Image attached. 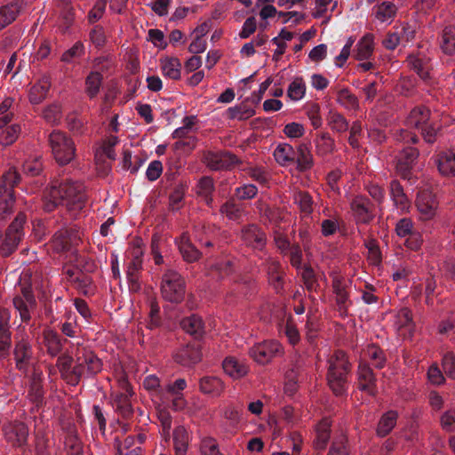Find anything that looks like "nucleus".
I'll list each match as a JSON object with an SVG mask.
<instances>
[{
    "instance_id": "774afa93",
    "label": "nucleus",
    "mask_w": 455,
    "mask_h": 455,
    "mask_svg": "<svg viewBox=\"0 0 455 455\" xmlns=\"http://www.w3.org/2000/svg\"><path fill=\"white\" fill-rule=\"evenodd\" d=\"M331 128L338 132H346L348 129V123L341 114L334 113L331 116Z\"/></svg>"
},
{
    "instance_id": "ea45409f",
    "label": "nucleus",
    "mask_w": 455,
    "mask_h": 455,
    "mask_svg": "<svg viewBox=\"0 0 455 455\" xmlns=\"http://www.w3.org/2000/svg\"><path fill=\"white\" fill-rule=\"evenodd\" d=\"M83 358L89 374L95 375L101 371L102 362L94 353L90 351L84 354Z\"/></svg>"
},
{
    "instance_id": "de8ad7c7",
    "label": "nucleus",
    "mask_w": 455,
    "mask_h": 455,
    "mask_svg": "<svg viewBox=\"0 0 455 455\" xmlns=\"http://www.w3.org/2000/svg\"><path fill=\"white\" fill-rule=\"evenodd\" d=\"M9 320V311L5 308L0 309V340H11Z\"/></svg>"
},
{
    "instance_id": "603ef678",
    "label": "nucleus",
    "mask_w": 455,
    "mask_h": 455,
    "mask_svg": "<svg viewBox=\"0 0 455 455\" xmlns=\"http://www.w3.org/2000/svg\"><path fill=\"white\" fill-rule=\"evenodd\" d=\"M14 203V191L8 193V198H0V220L12 213Z\"/></svg>"
},
{
    "instance_id": "0eeeda50",
    "label": "nucleus",
    "mask_w": 455,
    "mask_h": 455,
    "mask_svg": "<svg viewBox=\"0 0 455 455\" xmlns=\"http://www.w3.org/2000/svg\"><path fill=\"white\" fill-rule=\"evenodd\" d=\"M203 357L200 340L188 341L174 355V361L183 366H191L198 363Z\"/></svg>"
},
{
    "instance_id": "f3484780",
    "label": "nucleus",
    "mask_w": 455,
    "mask_h": 455,
    "mask_svg": "<svg viewBox=\"0 0 455 455\" xmlns=\"http://www.w3.org/2000/svg\"><path fill=\"white\" fill-rule=\"evenodd\" d=\"M371 205L369 199L364 197H355L351 203V209L354 211L357 221L367 224L373 219V214L370 209Z\"/></svg>"
},
{
    "instance_id": "c9c22d12",
    "label": "nucleus",
    "mask_w": 455,
    "mask_h": 455,
    "mask_svg": "<svg viewBox=\"0 0 455 455\" xmlns=\"http://www.w3.org/2000/svg\"><path fill=\"white\" fill-rule=\"evenodd\" d=\"M255 115V110L249 108L244 102L228 109L229 119L246 120Z\"/></svg>"
},
{
    "instance_id": "a19ab883",
    "label": "nucleus",
    "mask_w": 455,
    "mask_h": 455,
    "mask_svg": "<svg viewBox=\"0 0 455 455\" xmlns=\"http://www.w3.org/2000/svg\"><path fill=\"white\" fill-rule=\"evenodd\" d=\"M334 140L328 133H323L316 140V153L319 156H326L334 150Z\"/></svg>"
},
{
    "instance_id": "6e6552de",
    "label": "nucleus",
    "mask_w": 455,
    "mask_h": 455,
    "mask_svg": "<svg viewBox=\"0 0 455 455\" xmlns=\"http://www.w3.org/2000/svg\"><path fill=\"white\" fill-rule=\"evenodd\" d=\"M4 438L14 447H23L27 444L28 427L21 421H14L4 425Z\"/></svg>"
},
{
    "instance_id": "9b49d317",
    "label": "nucleus",
    "mask_w": 455,
    "mask_h": 455,
    "mask_svg": "<svg viewBox=\"0 0 455 455\" xmlns=\"http://www.w3.org/2000/svg\"><path fill=\"white\" fill-rule=\"evenodd\" d=\"M419 156V149L412 147H408L400 153L396 171L403 179H410L413 164Z\"/></svg>"
},
{
    "instance_id": "6ab92c4d",
    "label": "nucleus",
    "mask_w": 455,
    "mask_h": 455,
    "mask_svg": "<svg viewBox=\"0 0 455 455\" xmlns=\"http://www.w3.org/2000/svg\"><path fill=\"white\" fill-rule=\"evenodd\" d=\"M199 387L204 394L219 396L224 390V383L218 377L206 376L200 379Z\"/></svg>"
},
{
    "instance_id": "f257e3e1",
    "label": "nucleus",
    "mask_w": 455,
    "mask_h": 455,
    "mask_svg": "<svg viewBox=\"0 0 455 455\" xmlns=\"http://www.w3.org/2000/svg\"><path fill=\"white\" fill-rule=\"evenodd\" d=\"M48 196L62 202L69 211L82 210L86 201L84 185L68 180L63 182L53 181Z\"/></svg>"
},
{
    "instance_id": "f03ea898",
    "label": "nucleus",
    "mask_w": 455,
    "mask_h": 455,
    "mask_svg": "<svg viewBox=\"0 0 455 455\" xmlns=\"http://www.w3.org/2000/svg\"><path fill=\"white\" fill-rule=\"evenodd\" d=\"M329 363L326 375L328 386L336 396H340L345 393L347 375L350 371L351 364L343 350H337Z\"/></svg>"
},
{
    "instance_id": "4d7b16f0",
    "label": "nucleus",
    "mask_w": 455,
    "mask_h": 455,
    "mask_svg": "<svg viewBox=\"0 0 455 455\" xmlns=\"http://www.w3.org/2000/svg\"><path fill=\"white\" fill-rule=\"evenodd\" d=\"M45 339L47 340L48 352L52 355H56L61 350L60 337L56 332L49 331Z\"/></svg>"
},
{
    "instance_id": "4468645a",
    "label": "nucleus",
    "mask_w": 455,
    "mask_h": 455,
    "mask_svg": "<svg viewBox=\"0 0 455 455\" xmlns=\"http://www.w3.org/2000/svg\"><path fill=\"white\" fill-rule=\"evenodd\" d=\"M24 5L23 0L12 2L0 7V30L13 22Z\"/></svg>"
},
{
    "instance_id": "79ce46f5",
    "label": "nucleus",
    "mask_w": 455,
    "mask_h": 455,
    "mask_svg": "<svg viewBox=\"0 0 455 455\" xmlns=\"http://www.w3.org/2000/svg\"><path fill=\"white\" fill-rule=\"evenodd\" d=\"M20 132V126L19 124H12L8 126L0 134V143L4 146H10L16 141Z\"/></svg>"
},
{
    "instance_id": "2f4dec72",
    "label": "nucleus",
    "mask_w": 455,
    "mask_h": 455,
    "mask_svg": "<svg viewBox=\"0 0 455 455\" xmlns=\"http://www.w3.org/2000/svg\"><path fill=\"white\" fill-rule=\"evenodd\" d=\"M59 7L61 8L60 18L62 20L60 28L62 32L65 33L72 26L75 13L70 0H59Z\"/></svg>"
},
{
    "instance_id": "72a5a7b5",
    "label": "nucleus",
    "mask_w": 455,
    "mask_h": 455,
    "mask_svg": "<svg viewBox=\"0 0 455 455\" xmlns=\"http://www.w3.org/2000/svg\"><path fill=\"white\" fill-rule=\"evenodd\" d=\"M430 117V110L424 107H416L414 108L410 114L409 122L411 125L419 129L422 125H425Z\"/></svg>"
},
{
    "instance_id": "f704fd0d",
    "label": "nucleus",
    "mask_w": 455,
    "mask_h": 455,
    "mask_svg": "<svg viewBox=\"0 0 455 455\" xmlns=\"http://www.w3.org/2000/svg\"><path fill=\"white\" fill-rule=\"evenodd\" d=\"M442 49L447 54L455 53V27L447 26L443 30Z\"/></svg>"
},
{
    "instance_id": "37998d69",
    "label": "nucleus",
    "mask_w": 455,
    "mask_h": 455,
    "mask_svg": "<svg viewBox=\"0 0 455 455\" xmlns=\"http://www.w3.org/2000/svg\"><path fill=\"white\" fill-rule=\"evenodd\" d=\"M294 200L299 204L302 212L310 214L313 212V200L308 192L299 191L294 196Z\"/></svg>"
},
{
    "instance_id": "412c9836",
    "label": "nucleus",
    "mask_w": 455,
    "mask_h": 455,
    "mask_svg": "<svg viewBox=\"0 0 455 455\" xmlns=\"http://www.w3.org/2000/svg\"><path fill=\"white\" fill-rule=\"evenodd\" d=\"M29 350H30V346L24 339L19 341L15 345L13 354H14L15 360H16V367L20 371H27V365L31 357Z\"/></svg>"
},
{
    "instance_id": "09e8293b",
    "label": "nucleus",
    "mask_w": 455,
    "mask_h": 455,
    "mask_svg": "<svg viewBox=\"0 0 455 455\" xmlns=\"http://www.w3.org/2000/svg\"><path fill=\"white\" fill-rule=\"evenodd\" d=\"M28 395L32 403L36 406L42 404L44 400L43 384L36 381H30Z\"/></svg>"
},
{
    "instance_id": "680f3d73",
    "label": "nucleus",
    "mask_w": 455,
    "mask_h": 455,
    "mask_svg": "<svg viewBox=\"0 0 455 455\" xmlns=\"http://www.w3.org/2000/svg\"><path fill=\"white\" fill-rule=\"evenodd\" d=\"M305 129L301 124L299 123H290L286 124L283 128V133L292 139L300 138L304 135Z\"/></svg>"
},
{
    "instance_id": "a878e982",
    "label": "nucleus",
    "mask_w": 455,
    "mask_h": 455,
    "mask_svg": "<svg viewBox=\"0 0 455 455\" xmlns=\"http://www.w3.org/2000/svg\"><path fill=\"white\" fill-rule=\"evenodd\" d=\"M175 455H186L188 447V433L184 426H178L173 430Z\"/></svg>"
},
{
    "instance_id": "9d476101",
    "label": "nucleus",
    "mask_w": 455,
    "mask_h": 455,
    "mask_svg": "<svg viewBox=\"0 0 455 455\" xmlns=\"http://www.w3.org/2000/svg\"><path fill=\"white\" fill-rule=\"evenodd\" d=\"M79 240L78 231L75 228L61 229L53 235L54 247L58 251H69Z\"/></svg>"
},
{
    "instance_id": "864d4df0",
    "label": "nucleus",
    "mask_w": 455,
    "mask_h": 455,
    "mask_svg": "<svg viewBox=\"0 0 455 455\" xmlns=\"http://www.w3.org/2000/svg\"><path fill=\"white\" fill-rule=\"evenodd\" d=\"M72 356L68 355H60L57 360L56 366L58 367L61 378L66 381V375L68 374L71 371L72 369V363H73Z\"/></svg>"
},
{
    "instance_id": "69168bd1",
    "label": "nucleus",
    "mask_w": 455,
    "mask_h": 455,
    "mask_svg": "<svg viewBox=\"0 0 455 455\" xmlns=\"http://www.w3.org/2000/svg\"><path fill=\"white\" fill-rule=\"evenodd\" d=\"M257 187L252 184H249L237 188L235 190V196L240 200H246L253 198L257 195Z\"/></svg>"
},
{
    "instance_id": "dca6fc26",
    "label": "nucleus",
    "mask_w": 455,
    "mask_h": 455,
    "mask_svg": "<svg viewBox=\"0 0 455 455\" xmlns=\"http://www.w3.org/2000/svg\"><path fill=\"white\" fill-rule=\"evenodd\" d=\"M180 326L188 334L193 337V340H202L204 330L201 317L196 315L185 317L181 320Z\"/></svg>"
},
{
    "instance_id": "58836bf2",
    "label": "nucleus",
    "mask_w": 455,
    "mask_h": 455,
    "mask_svg": "<svg viewBox=\"0 0 455 455\" xmlns=\"http://www.w3.org/2000/svg\"><path fill=\"white\" fill-rule=\"evenodd\" d=\"M306 92V86L302 77H296L289 85L287 90L288 97L292 100H300Z\"/></svg>"
},
{
    "instance_id": "c85d7f7f",
    "label": "nucleus",
    "mask_w": 455,
    "mask_h": 455,
    "mask_svg": "<svg viewBox=\"0 0 455 455\" xmlns=\"http://www.w3.org/2000/svg\"><path fill=\"white\" fill-rule=\"evenodd\" d=\"M373 36L366 34L357 44L355 59L363 60L369 59L373 52Z\"/></svg>"
},
{
    "instance_id": "7ed1b4c3",
    "label": "nucleus",
    "mask_w": 455,
    "mask_h": 455,
    "mask_svg": "<svg viewBox=\"0 0 455 455\" xmlns=\"http://www.w3.org/2000/svg\"><path fill=\"white\" fill-rule=\"evenodd\" d=\"M186 293V282L180 273L168 269L162 276L161 295L173 304L183 301Z\"/></svg>"
},
{
    "instance_id": "473e14b6",
    "label": "nucleus",
    "mask_w": 455,
    "mask_h": 455,
    "mask_svg": "<svg viewBox=\"0 0 455 455\" xmlns=\"http://www.w3.org/2000/svg\"><path fill=\"white\" fill-rule=\"evenodd\" d=\"M277 163L285 165L295 161V151L290 144H280L274 152Z\"/></svg>"
},
{
    "instance_id": "39448f33",
    "label": "nucleus",
    "mask_w": 455,
    "mask_h": 455,
    "mask_svg": "<svg viewBox=\"0 0 455 455\" xmlns=\"http://www.w3.org/2000/svg\"><path fill=\"white\" fill-rule=\"evenodd\" d=\"M26 220V214L20 212L7 228L4 240L0 246L4 257H9L16 251L23 235V226Z\"/></svg>"
},
{
    "instance_id": "4c0bfd02",
    "label": "nucleus",
    "mask_w": 455,
    "mask_h": 455,
    "mask_svg": "<svg viewBox=\"0 0 455 455\" xmlns=\"http://www.w3.org/2000/svg\"><path fill=\"white\" fill-rule=\"evenodd\" d=\"M118 412L124 419H131L133 415V408L129 399V395L119 394L115 400Z\"/></svg>"
},
{
    "instance_id": "1a4fd4ad",
    "label": "nucleus",
    "mask_w": 455,
    "mask_h": 455,
    "mask_svg": "<svg viewBox=\"0 0 455 455\" xmlns=\"http://www.w3.org/2000/svg\"><path fill=\"white\" fill-rule=\"evenodd\" d=\"M415 204L420 214V219L428 220L435 215L438 203L431 191L423 190L418 193Z\"/></svg>"
},
{
    "instance_id": "8fccbe9b",
    "label": "nucleus",
    "mask_w": 455,
    "mask_h": 455,
    "mask_svg": "<svg viewBox=\"0 0 455 455\" xmlns=\"http://www.w3.org/2000/svg\"><path fill=\"white\" fill-rule=\"evenodd\" d=\"M48 443H49V440L46 437V435L42 431H38L36 434V440H35L36 454V455H50Z\"/></svg>"
},
{
    "instance_id": "20e7f679",
    "label": "nucleus",
    "mask_w": 455,
    "mask_h": 455,
    "mask_svg": "<svg viewBox=\"0 0 455 455\" xmlns=\"http://www.w3.org/2000/svg\"><path fill=\"white\" fill-rule=\"evenodd\" d=\"M49 143L56 162L60 165L69 164L76 156L73 140L61 131H53L49 135Z\"/></svg>"
},
{
    "instance_id": "c756f323",
    "label": "nucleus",
    "mask_w": 455,
    "mask_h": 455,
    "mask_svg": "<svg viewBox=\"0 0 455 455\" xmlns=\"http://www.w3.org/2000/svg\"><path fill=\"white\" fill-rule=\"evenodd\" d=\"M103 76L98 71H92L85 78V92L90 99L95 98L102 85Z\"/></svg>"
},
{
    "instance_id": "49530a36",
    "label": "nucleus",
    "mask_w": 455,
    "mask_h": 455,
    "mask_svg": "<svg viewBox=\"0 0 455 455\" xmlns=\"http://www.w3.org/2000/svg\"><path fill=\"white\" fill-rule=\"evenodd\" d=\"M148 316L149 321L147 325L148 328L152 330L161 326L162 319L160 316V307L156 299L150 301V312Z\"/></svg>"
},
{
    "instance_id": "bf43d9fd",
    "label": "nucleus",
    "mask_w": 455,
    "mask_h": 455,
    "mask_svg": "<svg viewBox=\"0 0 455 455\" xmlns=\"http://www.w3.org/2000/svg\"><path fill=\"white\" fill-rule=\"evenodd\" d=\"M395 14V6L394 4L389 2H383L378 7V11L376 12V18L380 20H385L386 19L391 18Z\"/></svg>"
},
{
    "instance_id": "2eb2a0df",
    "label": "nucleus",
    "mask_w": 455,
    "mask_h": 455,
    "mask_svg": "<svg viewBox=\"0 0 455 455\" xmlns=\"http://www.w3.org/2000/svg\"><path fill=\"white\" fill-rule=\"evenodd\" d=\"M243 240L255 248H261L265 245L267 236L265 232L257 225L251 224L242 230Z\"/></svg>"
},
{
    "instance_id": "0e129e2a",
    "label": "nucleus",
    "mask_w": 455,
    "mask_h": 455,
    "mask_svg": "<svg viewBox=\"0 0 455 455\" xmlns=\"http://www.w3.org/2000/svg\"><path fill=\"white\" fill-rule=\"evenodd\" d=\"M412 228L413 225L411 220L409 218H403L397 222L395 226V232L397 235L404 237L413 232Z\"/></svg>"
},
{
    "instance_id": "5701e85b",
    "label": "nucleus",
    "mask_w": 455,
    "mask_h": 455,
    "mask_svg": "<svg viewBox=\"0 0 455 455\" xmlns=\"http://www.w3.org/2000/svg\"><path fill=\"white\" fill-rule=\"evenodd\" d=\"M179 250L185 261L192 263L198 260L202 253L189 242L188 236L183 233L180 236Z\"/></svg>"
},
{
    "instance_id": "4be33fe9",
    "label": "nucleus",
    "mask_w": 455,
    "mask_h": 455,
    "mask_svg": "<svg viewBox=\"0 0 455 455\" xmlns=\"http://www.w3.org/2000/svg\"><path fill=\"white\" fill-rule=\"evenodd\" d=\"M435 164L442 175L455 176V153L439 154Z\"/></svg>"
},
{
    "instance_id": "5fc2aeb1",
    "label": "nucleus",
    "mask_w": 455,
    "mask_h": 455,
    "mask_svg": "<svg viewBox=\"0 0 455 455\" xmlns=\"http://www.w3.org/2000/svg\"><path fill=\"white\" fill-rule=\"evenodd\" d=\"M197 139L194 136L186 137L173 144V149L176 151H183L184 153L191 152L196 145Z\"/></svg>"
},
{
    "instance_id": "f8f14e48",
    "label": "nucleus",
    "mask_w": 455,
    "mask_h": 455,
    "mask_svg": "<svg viewBox=\"0 0 455 455\" xmlns=\"http://www.w3.org/2000/svg\"><path fill=\"white\" fill-rule=\"evenodd\" d=\"M281 350V345L277 342L259 344L250 350V355L259 363H268L276 353Z\"/></svg>"
},
{
    "instance_id": "b1692460",
    "label": "nucleus",
    "mask_w": 455,
    "mask_h": 455,
    "mask_svg": "<svg viewBox=\"0 0 455 455\" xmlns=\"http://www.w3.org/2000/svg\"><path fill=\"white\" fill-rule=\"evenodd\" d=\"M224 371L234 379H240L248 373V367L235 357H227L222 363Z\"/></svg>"
},
{
    "instance_id": "423d86ee",
    "label": "nucleus",
    "mask_w": 455,
    "mask_h": 455,
    "mask_svg": "<svg viewBox=\"0 0 455 455\" xmlns=\"http://www.w3.org/2000/svg\"><path fill=\"white\" fill-rule=\"evenodd\" d=\"M202 161L213 171L230 169L239 162L235 155L227 151H205L204 152Z\"/></svg>"
},
{
    "instance_id": "cd10ccee",
    "label": "nucleus",
    "mask_w": 455,
    "mask_h": 455,
    "mask_svg": "<svg viewBox=\"0 0 455 455\" xmlns=\"http://www.w3.org/2000/svg\"><path fill=\"white\" fill-rule=\"evenodd\" d=\"M398 414L395 411H389L383 414L377 427V435L380 437L387 435L396 424Z\"/></svg>"
},
{
    "instance_id": "ddd939ff",
    "label": "nucleus",
    "mask_w": 455,
    "mask_h": 455,
    "mask_svg": "<svg viewBox=\"0 0 455 455\" xmlns=\"http://www.w3.org/2000/svg\"><path fill=\"white\" fill-rule=\"evenodd\" d=\"M375 382L373 371L368 365L361 364L358 369V388L375 396L377 394Z\"/></svg>"
},
{
    "instance_id": "393cba45",
    "label": "nucleus",
    "mask_w": 455,
    "mask_h": 455,
    "mask_svg": "<svg viewBox=\"0 0 455 455\" xmlns=\"http://www.w3.org/2000/svg\"><path fill=\"white\" fill-rule=\"evenodd\" d=\"M51 87V82L44 77L38 84H34L29 91L28 98L31 104L41 103L45 98Z\"/></svg>"
},
{
    "instance_id": "a18cd8bd",
    "label": "nucleus",
    "mask_w": 455,
    "mask_h": 455,
    "mask_svg": "<svg viewBox=\"0 0 455 455\" xmlns=\"http://www.w3.org/2000/svg\"><path fill=\"white\" fill-rule=\"evenodd\" d=\"M338 101L345 105L347 108L357 109L359 101L355 94H352L347 88L341 89L338 92Z\"/></svg>"
},
{
    "instance_id": "052dcab7",
    "label": "nucleus",
    "mask_w": 455,
    "mask_h": 455,
    "mask_svg": "<svg viewBox=\"0 0 455 455\" xmlns=\"http://www.w3.org/2000/svg\"><path fill=\"white\" fill-rule=\"evenodd\" d=\"M68 455H83L81 442L76 435H68L65 440Z\"/></svg>"
},
{
    "instance_id": "aec40b11",
    "label": "nucleus",
    "mask_w": 455,
    "mask_h": 455,
    "mask_svg": "<svg viewBox=\"0 0 455 455\" xmlns=\"http://www.w3.org/2000/svg\"><path fill=\"white\" fill-rule=\"evenodd\" d=\"M275 15H278L279 17H296L294 20L295 24L300 23L301 20H303L306 17L305 13H299L296 11L278 12L276 8L272 4L264 5L259 12V17L264 20H267L268 18H272Z\"/></svg>"
},
{
    "instance_id": "c03bdc74",
    "label": "nucleus",
    "mask_w": 455,
    "mask_h": 455,
    "mask_svg": "<svg viewBox=\"0 0 455 455\" xmlns=\"http://www.w3.org/2000/svg\"><path fill=\"white\" fill-rule=\"evenodd\" d=\"M407 62L422 80L427 81L430 78L429 72L426 69L423 60L409 55Z\"/></svg>"
},
{
    "instance_id": "13d9d810",
    "label": "nucleus",
    "mask_w": 455,
    "mask_h": 455,
    "mask_svg": "<svg viewBox=\"0 0 455 455\" xmlns=\"http://www.w3.org/2000/svg\"><path fill=\"white\" fill-rule=\"evenodd\" d=\"M330 439V429L328 427H319L317 429L316 438L314 441V446L316 450H324Z\"/></svg>"
},
{
    "instance_id": "6e6d98bb",
    "label": "nucleus",
    "mask_w": 455,
    "mask_h": 455,
    "mask_svg": "<svg viewBox=\"0 0 455 455\" xmlns=\"http://www.w3.org/2000/svg\"><path fill=\"white\" fill-rule=\"evenodd\" d=\"M201 452L203 455H222L216 440L211 437L203 440Z\"/></svg>"
},
{
    "instance_id": "bb28decb",
    "label": "nucleus",
    "mask_w": 455,
    "mask_h": 455,
    "mask_svg": "<svg viewBox=\"0 0 455 455\" xmlns=\"http://www.w3.org/2000/svg\"><path fill=\"white\" fill-rule=\"evenodd\" d=\"M297 152V170L300 172H305L310 170L314 165V160L307 146L304 143L299 145Z\"/></svg>"
},
{
    "instance_id": "7c9ffc66",
    "label": "nucleus",
    "mask_w": 455,
    "mask_h": 455,
    "mask_svg": "<svg viewBox=\"0 0 455 455\" xmlns=\"http://www.w3.org/2000/svg\"><path fill=\"white\" fill-rule=\"evenodd\" d=\"M162 69L164 76L173 80L180 79V68L181 64L178 58L166 57L162 60Z\"/></svg>"
},
{
    "instance_id": "a211bd4d",
    "label": "nucleus",
    "mask_w": 455,
    "mask_h": 455,
    "mask_svg": "<svg viewBox=\"0 0 455 455\" xmlns=\"http://www.w3.org/2000/svg\"><path fill=\"white\" fill-rule=\"evenodd\" d=\"M141 267L142 259L139 255L135 256L127 267L126 275L129 282V290L133 293L140 291L138 272Z\"/></svg>"
},
{
    "instance_id": "3c124183",
    "label": "nucleus",
    "mask_w": 455,
    "mask_h": 455,
    "mask_svg": "<svg viewBox=\"0 0 455 455\" xmlns=\"http://www.w3.org/2000/svg\"><path fill=\"white\" fill-rule=\"evenodd\" d=\"M302 279L307 291H315L318 283L315 272L310 265H305L302 272Z\"/></svg>"
},
{
    "instance_id": "e433bc0d",
    "label": "nucleus",
    "mask_w": 455,
    "mask_h": 455,
    "mask_svg": "<svg viewBox=\"0 0 455 455\" xmlns=\"http://www.w3.org/2000/svg\"><path fill=\"white\" fill-rule=\"evenodd\" d=\"M84 358L78 356L76 358V364L72 367L71 371L66 375V382L74 387L78 385L84 372Z\"/></svg>"
},
{
    "instance_id": "338daca9",
    "label": "nucleus",
    "mask_w": 455,
    "mask_h": 455,
    "mask_svg": "<svg viewBox=\"0 0 455 455\" xmlns=\"http://www.w3.org/2000/svg\"><path fill=\"white\" fill-rule=\"evenodd\" d=\"M257 29V22L254 16L247 18L243 23V28L239 33L242 39H246L251 36Z\"/></svg>"
},
{
    "instance_id": "e2e57ef3",
    "label": "nucleus",
    "mask_w": 455,
    "mask_h": 455,
    "mask_svg": "<svg viewBox=\"0 0 455 455\" xmlns=\"http://www.w3.org/2000/svg\"><path fill=\"white\" fill-rule=\"evenodd\" d=\"M442 365L444 372L455 379V355L452 352H449L443 356Z\"/></svg>"
}]
</instances>
